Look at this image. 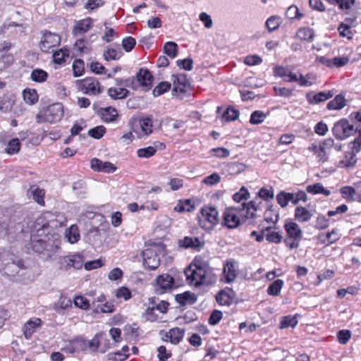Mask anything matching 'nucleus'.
Returning a JSON list of instances; mask_svg holds the SVG:
<instances>
[{
    "label": "nucleus",
    "mask_w": 361,
    "mask_h": 361,
    "mask_svg": "<svg viewBox=\"0 0 361 361\" xmlns=\"http://www.w3.org/2000/svg\"><path fill=\"white\" fill-rule=\"evenodd\" d=\"M64 217L62 214L46 212L39 216L35 221L37 235H31L32 249L40 255L44 261H53L56 259L60 250L61 240L54 231L63 226Z\"/></svg>",
    "instance_id": "nucleus-1"
},
{
    "label": "nucleus",
    "mask_w": 361,
    "mask_h": 361,
    "mask_svg": "<svg viewBox=\"0 0 361 361\" xmlns=\"http://www.w3.org/2000/svg\"><path fill=\"white\" fill-rule=\"evenodd\" d=\"M24 268L23 262L9 250L0 251V270L8 276H15Z\"/></svg>",
    "instance_id": "nucleus-2"
},
{
    "label": "nucleus",
    "mask_w": 361,
    "mask_h": 361,
    "mask_svg": "<svg viewBox=\"0 0 361 361\" xmlns=\"http://www.w3.org/2000/svg\"><path fill=\"white\" fill-rule=\"evenodd\" d=\"M164 252L162 245H154L142 252L143 266L150 270H155L160 264L159 255Z\"/></svg>",
    "instance_id": "nucleus-3"
},
{
    "label": "nucleus",
    "mask_w": 361,
    "mask_h": 361,
    "mask_svg": "<svg viewBox=\"0 0 361 361\" xmlns=\"http://www.w3.org/2000/svg\"><path fill=\"white\" fill-rule=\"evenodd\" d=\"M63 116V106L61 103L49 106L43 112L39 113L36 119L38 123L49 122L54 123L61 120Z\"/></svg>",
    "instance_id": "nucleus-4"
},
{
    "label": "nucleus",
    "mask_w": 361,
    "mask_h": 361,
    "mask_svg": "<svg viewBox=\"0 0 361 361\" xmlns=\"http://www.w3.org/2000/svg\"><path fill=\"white\" fill-rule=\"evenodd\" d=\"M153 76L147 69L140 68L135 78H128L125 81V85L137 90L142 87L147 91L152 87Z\"/></svg>",
    "instance_id": "nucleus-5"
},
{
    "label": "nucleus",
    "mask_w": 361,
    "mask_h": 361,
    "mask_svg": "<svg viewBox=\"0 0 361 361\" xmlns=\"http://www.w3.org/2000/svg\"><path fill=\"white\" fill-rule=\"evenodd\" d=\"M200 226L205 230H211L219 221V212L212 206H204L198 216Z\"/></svg>",
    "instance_id": "nucleus-6"
},
{
    "label": "nucleus",
    "mask_w": 361,
    "mask_h": 361,
    "mask_svg": "<svg viewBox=\"0 0 361 361\" xmlns=\"http://www.w3.org/2000/svg\"><path fill=\"white\" fill-rule=\"evenodd\" d=\"M78 90L88 95H97L103 92V87L95 78H86L75 82Z\"/></svg>",
    "instance_id": "nucleus-7"
},
{
    "label": "nucleus",
    "mask_w": 361,
    "mask_h": 361,
    "mask_svg": "<svg viewBox=\"0 0 361 361\" xmlns=\"http://www.w3.org/2000/svg\"><path fill=\"white\" fill-rule=\"evenodd\" d=\"M173 95L179 100L183 99V97L180 94L187 92L190 89V82L187 78L186 75L179 74L177 75H173Z\"/></svg>",
    "instance_id": "nucleus-8"
},
{
    "label": "nucleus",
    "mask_w": 361,
    "mask_h": 361,
    "mask_svg": "<svg viewBox=\"0 0 361 361\" xmlns=\"http://www.w3.org/2000/svg\"><path fill=\"white\" fill-rule=\"evenodd\" d=\"M332 131L336 138L343 140L353 135L357 130L347 120L342 119L334 124Z\"/></svg>",
    "instance_id": "nucleus-9"
},
{
    "label": "nucleus",
    "mask_w": 361,
    "mask_h": 361,
    "mask_svg": "<svg viewBox=\"0 0 361 361\" xmlns=\"http://www.w3.org/2000/svg\"><path fill=\"white\" fill-rule=\"evenodd\" d=\"M59 269L68 270L71 267L76 269H81L83 265L82 257L80 255H72L58 258Z\"/></svg>",
    "instance_id": "nucleus-10"
},
{
    "label": "nucleus",
    "mask_w": 361,
    "mask_h": 361,
    "mask_svg": "<svg viewBox=\"0 0 361 361\" xmlns=\"http://www.w3.org/2000/svg\"><path fill=\"white\" fill-rule=\"evenodd\" d=\"M199 274L203 279V283L206 285L211 284L216 281V277L213 274L211 267L207 262H202L195 259L193 265Z\"/></svg>",
    "instance_id": "nucleus-11"
},
{
    "label": "nucleus",
    "mask_w": 361,
    "mask_h": 361,
    "mask_svg": "<svg viewBox=\"0 0 361 361\" xmlns=\"http://www.w3.org/2000/svg\"><path fill=\"white\" fill-rule=\"evenodd\" d=\"M61 37L59 35L46 31L41 39L40 49L44 52H48L52 47L60 44Z\"/></svg>",
    "instance_id": "nucleus-12"
},
{
    "label": "nucleus",
    "mask_w": 361,
    "mask_h": 361,
    "mask_svg": "<svg viewBox=\"0 0 361 361\" xmlns=\"http://www.w3.org/2000/svg\"><path fill=\"white\" fill-rule=\"evenodd\" d=\"M178 245L180 247L184 249H192L195 251H200L203 248L204 242L200 240L197 237L185 236L183 239L178 240Z\"/></svg>",
    "instance_id": "nucleus-13"
},
{
    "label": "nucleus",
    "mask_w": 361,
    "mask_h": 361,
    "mask_svg": "<svg viewBox=\"0 0 361 361\" xmlns=\"http://www.w3.org/2000/svg\"><path fill=\"white\" fill-rule=\"evenodd\" d=\"M156 283V293L157 294H162L173 288L174 285V279L169 274H163L157 276Z\"/></svg>",
    "instance_id": "nucleus-14"
},
{
    "label": "nucleus",
    "mask_w": 361,
    "mask_h": 361,
    "mask_svg": "<svg viewBox=\"0 0 361 361\" xmlns=\"http://www.w3.org/2000/svg\"><path fill=\"white\" fill-rule=\"evenodd\" d=\"M248 196V192L247 188L245 186H243L238 192H235L233 196V200L237 203H240L241 204L235 207L238 212H241L245 210V216H247L248 215V203L247 202Z\"/></svg>",
    "instance_id": "nucleus-15"
},
{
    "label": "nucleus",
    "mask_w": 361,
    "mask_h": 361,
    "mask_svg": "<svg viewBox=\"0 0 361 361\" xmlns=\"http://www.w3.org/2000/svg\"><path fill=\"white\" fill-rule=\"evenodd\" d=\"M91 168L99 172L111 173L116 170V166L109 161H102L97 158L91 159Z\"/></svg>",
    "instance_id": "nucleus-16"
},
{
    "label": "nucleus",
    "mask_w": 361,
    "mask_h": 361,
    "mask_svg": "<svg viewBox=\"0 0 361 361\" xmlns=\"http://www.w3.org/2000/svg\"><path fill=\"white\" fill-rule=\"evenodd\" d=\"M235 211H238L235 208H229L224 213V225L229 228H236L240 224V219Z\"/></svg>",
    "instance_id": "nucleus-17"
},
{
    "label": "nucleus",
    "mask_w": 361,
    "mask_h": 361,
    "mask_svg": "<svg viewBox=\"0 0 361 361\" xmlns=\"http://www.w3.org/2000/svg\"><path fill=\"white\" fill-rule=\"evenodd\" d=\"M284 228L287 233V238L301 240L302 232L296 223L293 221L286 222L284 225Z\"/></svg>",
    "instance_id": "nucleus-18"
},
{
    "label": "nucleus",
    "mask_w": 361,
    "mask_h": 361,
    "mask_svg": "<svg viewBox=\"0 0 361 361\" xmlns=\"http://www.w3.org/2000/svg\"><path fill=\"white\" fill-rule=\"evenodd\" d=\"M45 192L44 190L40 189L37 185H32L27 191V195L29 198H32L34 201L37 202L40 205L44 204V197Z\"/></svg>",
    "instance_id": "nucleus-19"
},
{
    "label": "nucleus",
    "mask_w": 361,
    "mask_h": 361,
    "mask_svg": "<svg viewBox=\"0 0 361 361\" xmlns=\"http://www.w3.org/2000/svg\"><path fill=\"white\" fill-rule=\"evenodd\" d=\"M185 275L187 276V279L190 281V283H194V286L197 287L200 285L205 284L203 283V279L199 274L197 269H192V266L189 267L185 271Z\"/></svg>",
    "instance_id": "nucleus-20"
},
{
    "label": "nucleus",
    "mask_w": 361,
    "mask_h": 361,
    "mask_svg": "<svg viewBox=\"0 0 361 361\" xmlns=\"http://www.w3.org/2000/svg\"><path fill=\"white\" fill-rule=\"evenodd\" d=\"M92 27V19L87 18L85 20L78 21L73 30V34L75 36L82 35L87 32Z\"/></svg>",
    "instance_id": "nucleus-21"
},
{
    "label": "nucleus",
    "mask_w": 361,
    "mask_h": 361,
    "mask_svg": "<svg viewBox=\"0 0 361 361\" xmlns=\"http://www.w3.org/2000/svg\"><path fill=\"white\" fill-rule=\"evenodd\" d=\"M41 324L42 320L39 318H35L27 322L23 327L25 337L27 339L30 338L35 331L36 328L39 326Z\"/></svg>",
    "instance_id": "nucleus-22"
},
{
    "label": "nucleus",
    "mask_w": 361,
    "mask_h": 361,
    "mask_svg": "<svg viewBox=\"0 0 361 361\" xmlns=\"http://www.w3.org/2000/svg\"><path fill=\"white\" fill-rule=\"evenodd\" d=\"M333 95L334 94L331 91H329L327 92H320L313 96L307 94V98L310 104H317L331 98Z\"/></svg>",
    "instance_id": "nucleus-23"
},
{
    "label": "nucleus",
    "mask_w": 361,
    "mask_h": 361,
    "mask_svg": "<svg viewBox=\"0 0 361 361\" xmlns=\"http://www.w3.org/2000/svg\"><path fill=\"white\" fill-rule=\"evenodd\" d=\"M99 114L102 119L106 123L114 121L118 116L116 109L110 106L101 109L99 110Z\"/></svg>",
    "instance_id": "nucleus-24"
},
{
    "label": "nucleus",
    "mask_w": 361,
    "mask_h": 361,
    "mask_svg": "<svg viewBox=\"0 0 361 361\" xmlns=\"http://www.w3.org/2000/svg\"><path fill=\"white\" fill-rule=\"evenodd\" d=\"M223 274L225 281L227 283L233 282L236 278V271L235 269L234 263L233 262H228L224 267Z\"/></svg>",
    "instance_id": "nucleus-25"
},
{
    "label": "nucleus",
    "mask_w": 361,
    "mask_h": 361,
    "mask_svg": "<svg viewBox=\"0 0 361 361\" xmlns=\"http://www.w3.org/2000/svg\"><path fill=\"white\" fill-rule=\"evenodd\" d=\"M185 331L178 327L171 329L165 335L166 338H170L173 344H178L183 339Z\"/></svg>",
    "instance_id": "nucleus-26"
},
{
    "label": "nucleus",
    "mask_w": 361,
    "mask_h": 361,
    "mask_svg": "<svg viewBox=\"0 0 361 361\" xmlns=\"http://www.w3.org/2000/svg\"><path fill=\"white\" fill-rule=\"evenodd\" d=\"M295 219L299 222L308 221L313 214L303 207H297L295 209Z\"/></svg>",
    "instance_id": "nucleus-27"
},
{
    "label": "nucleus",
    "mask_w": 361,
    "mask_h": 361,
    "mask_svg": "<svg viewBox=\"0 0 361 361\" xmlns=\"http://www.w3.org/2000/svg\"><path fill=\"white\" fill-rule=\"evenodd\" d=\"M176 300L180 305H185L187 302L194 304L197 300L195 294L189 291H186L183 294H177L176 295Z\"/></svg>",
    "instance_id": "nucleus-28"
},
{
    "label": "nucleus",
    "mask_w": 361,
    "mask_h": 361,
    "mask_svg": "<svg viewBox=\"0 0 361 361\" xmlns=\"http://www.w3.org/2000/svg\"><path fill=\"white\" fill-rule=\"evenodd\" d=\"M65 237L71 244L77 243L80 239V233L78 226L76 225H72L70 228H67L65 232Z\"/></svg>",
    "instance_id": "nucleus-29"
},
{
    "label": "nucleus",
    "mask_w": 361,
    "mask_h": 361,
    "mask_svg": "<svg viewBox=\"0 0 361 361\" xmlns=\"http://www.w3.org/2000/svg\"><path fill=\"white\" fill-rule=\"evenodd\" d=\"M296 35L300 40L307 42H311L315 36L314 30L310 27H302L299 29Z\"/></svg>",
    "instance_id": "nucleus-30"
},
{
    "label": "nucleus",
    "mask_w": 361,
    "mask_h": 361,
    "mask_svg": "<svg viewBox=\"0 0 361 361\" xmlns=\"http://www.w3.org/2000/svg\"><path fill=\"white\" fill-rule=\"evenodd\" d=\"M354 153L347 152L339 162V166L344 168H353L355 166L357 159Z\"/></svg>",
    "instance_id": "nucleus-31"
},
{
    "label": "nucleus",
    "mask_w": 361,
    "mask_h": 361,
    "mask_svg": "<svg viewBox=\"0 0 361 361\" xmlns=\"http://www.w3.org/2000/svg\"><path fill=\"white\" fill-rule=\"evenodd\" d=\"M345 106V99L342 94H338L327 104L328 109L339 110Z\"/></svg>",
    "instance_id": "nucleus-32"
},
{
    "label": "nucleus",
    "mask_w": 361,
    "mask_h": 361,
    "mask_svg": "<svg viewBox=\"0 0 361 361\" xmlns=\"http://www.w3.org/2000/svg\"><path fill=\"white\" fill-rule=\"evenodd\" d=\"M129 91L126 88L111 87L108 90L109 96L114 99H121L126 98Z\"/></svg>",
    "instance_id": "nucleus-33"
},
{
    "label": "nucleus",
    "mask_w": 361,
    "mask_h": 361,
    "mask_svg": "<svg viewBox=\"0 0 361 361\" xmlns=\"http://www.w3.org/2000/svg\"><path fill=\"white\" fill-rule=\"evenodd\" d=\"M121 55L122 51L119 47L117 49L108 48L106 51H104L103 54L104 59L107 61L111 60H118Z\"/></svg>",
    "instance_id": "nucleus-34"
},
{
    "label": "nucleus",
    "mask_w": 361,
    "mask_h": 361,
    "mask_svg": "<svg viewBox=\"0 0 361 361\" xmlns=\"http://www.w3.org/2000/svg\"><path fill=\"white\" fill-rule=\"evenodd\" d=\"M283 281L281 279H277L271 283L268 288L267 293L269 295L277 296L280 294L281 288L283 286Z\"/></svg>",
    "instance_id": "nucleus-35"
},
{
    "label": "nucleus",
    "mask_w": 361,
    "mask_h": 361,
    "mask_svg": "<svg viewBox=\"0 0 361 361\" xmlns=\"http://www.w3.org/2000/svg\"><path fill=\"white\" fill-rule=\"evenodd\" d=\"M152 123L151 117H145L140 119V126L144 135H148L152 133Z\"/></svg>",
    "instance_id": "nucleus-36"
},
{
    "label": "nucleus",
    "mask_w": 361,
    "mask_h": 361,
    "mask_svg": "<svg viewBox=\"0 0 361 361\" xmlns=\"http://www.w3.org/2000/svg\"><path fill=\"white\" fill-rule=\"evenodd\" d=\"M103 334H96L94 338L87 341V348L92 352H97L102 343Z\"/></svg>",
    "instance_id": "nucleus-37"
},
{
    "label": "nucleus",
    "mask_w": 361,
    "mask_h": 361,
    "mask_svg": "<svg viewBox=\"0 0 361 361\" xmlns=\"http://www.w3.org/2000/svg\"><path fill=\"white\" fill-rule=\"evenodd\" d=\"M23 99L30 104H34L38 100V94L34 89L25 90L23 92Z\"/></svg>",
    "instance_id": "nucleus-38"
},
{
    "label": "nucleus",
    "mask_w": 361,
    "mask_h": 361,
    "mask_svg": "<svg viewBox=\"0 0 361 361\" xmlns=\"http://www.w3.org/2000/svg\"><path fill=\"white\" fill-rule=\"evenodd\" d=\"M30 77L36 82H42L47 80L48 73L42 69L36 68L32 71Z\"/></svg>",
    "instance_id": "nucleus-39"
},
{
    "label": "nucleus",
    "mask_w": 361,
    "mask_h": 361,
    "mask_svg": "<svg viewBox=\"0 0 361 361\" xmlns=\"http://www.w3.org/2000/svg\"><path fill=\"white\" fill-rule=\"evenodd\" d=\"M164 52L169 57L174 59L177 56L178 45L176 42H168L164 46Z\"/></svg>",
    "instance_id": "nucleus-40"
},
{
    "label": "nucleus",
    "mask_w": 361,
    "mask_h": 361,
    "mask_svg": "<svg viewBox=\"0 0 361 361\" xmlns=\"http://www.w3.org/2000/svg\"><path fill=\"white\" fill-rule=\"evenodd\" d=\"M73 74L75 78L82 75L85 72V63L82 59H76L72 65Z\"/></svg>",
    "instance_id": "nucleus-41"
},
{
    "label": "nucleus",
    "mask_w": 361,
    "mask_h": 361,
    "mask_svg": "<svg viewBox=\"0 0 361 361\" xmlns=\"http://www.w3.org/2000/svg\"><path fill=\"white\" fill-rule=\"evenodd\" d=\"M306 190L312 194L322 193L326 196H329L331 193L329 190L324 188L322 185L319 183L308 185Z\"/></svg>",
    "instance_id": "nucleus-42"
},
{
    "label": "nucleus",
    "mask_w": 361,
    "mask_h": 361,
    "mask_svg": "<svg viewBox=\"0 0 361 361\" xmlns=\"http://www.w3.org/2000/svg\"><path fill=\"white\" fill-rule=\"evenodd\" d=\"M356 188L351 186H344L340 189L342 197L348 201L355 200V195L356 194Z\"/></svg>",
    "instance_id": "nucleus-43"
},
{
    "label": "nucleus",
    "mask_w": 361,
    "mask_h": 361,
    "mask_svg": "<svg viewBox=\"0 0 361 361\" xmlns=\"http://www.w3.org/2000/svg\"><path fill=\"white\" fill-rule=\"evenodd\" d=\"M271 228V227H267L265 229V232H267L265 235L266 240L270 243H279L282 239L281 235L278 232L270 231Z\"/></svg>",
    "instance_id": "nucleus-44"
},
{
    "label": "nucleus",
    "mask_w": 361,
    "mask_h": 361,
    "mask_svg": "<svg viewBox=\"0 0 361 361\" xmlns=\"http://www.w3.org/2000/svg\"><path fill=\"white\" fill-rule=\"evenodd\" d=\"M267 114L262 111H255L252 113L250 123L257 125L262 123L267 118Z\"/></svg>",
    "instance_id": "nucleus-45"
},
{
    "label": "nucleus",
    "mask_w": 361,
    "mask_h": 361,
    "mask_svg": "<svg viewBox=\"0 0 361 361\" xmlns=\"http://www.w3.org/2000/svg\"><path fill=\"white\" fill-rule=\"evenodd\" d=\"M298 324V320L294 316H286L282 317V319L280 323V329H286L289 326L295 327Z\"/></svg>",
    "instance_id": "nucleus-46"
},
{
    "label": "nucleus",
    "mask_w": 361,
    "mask_h": 361,
    "mask_svg": "<svg viewBox=\"0 0 361 361\" xmlns=\"http://www.w3.org/2000/svg\"><path fill=\"white\" fill-rule=\"evenodd\" d=\"M216 300L220 305L229 306L231 304L232 299L229 295L224 290H221L216 296Z\"/></svg>",
    "instance_id": "nucleus-47"
},
{
    "label": "nucleus",
    "mask_w": 361,
    "mask_h": 361,
    "mask_svg": "<svg viewBox=\"0 0 361 361\" xmlns=\"http://www.w3.org/2000/svg\"><path fill=\"white\" fill-rule=\"evenodd\" d=\"M171 88V84L168 82H161L153 90L154 97H158L167 92Z\"/></svg>",
    "instance_id": "nucleus-48"
},
{
    "label": "nucleus",
    "mask_w": 361,
    "mask_h": 361,
    "mask_svg": "<svg viewBox=\"0 0 361 361\" xmlns=\"http://www.w3.org/2000/svg\"><path fill=\"white\" fill-rule=\"evenodd\" d=\"M69 56V50L68 49H61L58 51H55L53 54L54 61L55 63L61 64L65 61V58Z\"/></svg>",
    "instance_id": "nucleus-49"
},
{
    "label": "nucleus",
    "mask_w": 361,
    "mask_h": 361,
    "mask_svg": "<svg viewBox=\"0 0 361 361\" xmlns=\"http://www.w3.org/2000/svg\"><path fill=\"white\" fill-rule=\"evenodd\" d=\"M239 113L232 108H227L222 114V119L225 121H232L238 118Z\"/></svg>",
    "instance_id": "nucleus-50"
},
{
    "label": "nucleus",
    "mask_w": 361,
    "mask_h": 361,
    "mask_svg": "<svg viewBox=\"0 0 361 361\" xmlns=\"http://www.w3.org/2000/svg\"><path fill=\"white\" fill-rule=\"evenodd\" d=\"M338 30L341 37H346L348 39L353 38V35L350 30V26L348 24L341 23L338 27Z\"/></svg>",
    "instance_id": "nucleus-51"
},
{
    "label": "nucleus",
    "mask_w": 361,
    "mask_h": 361,
    "mask_svg": "<svg viewBox=\"0 0 361 361\" xmlns=\"http://www.w3.org/2000/svg\"><path fill=\"white\" fill-rule=\"evenodd\" d=\"M279 219V214L272 208L268 209L264 213V220L267 222L276 224Z\"/></svg>",
    "instance_id": "nucleus-52"
},
{
    "label": "nucleus",
    "mask_w": 361,
    "mask_h": 361,
    "mask_svg": "<svg viewBox=\"0 0 361 361\" xmlns=\"http://www.w3.org/2000/svg\"><path fill=\"white\" fill-rule=\"evenodd\" d=\"M106 132V128L103 126H98L88 130V135L95 139H100Z\"/></svg>",
    "instance_id": "nucleus-53"
},
{
    "label": "nucleus",
    "mask_w": 361,
    "mask_h": 361,
    "mask_svg": "<svg viewBox=\"0 0 361 361\" xmlns=\"http://www.w3.org/2000/svg\"><path fill=\"white\" fill-rule=\"evenodd\" d=\"M20 146L19 140L18 138H14L8 142V146L6 148V151L9 154H16L20 150Z\"/></svg>",
    "instance_id": "nucleus-54"
},
{
    "label": "nucleus",
    "mask_w": 361,
    "mask_h": 361,
    "mask_svg": "<svg viewBox=\"0 0 361 361\" xmlns=\"http://www.w3.org/2000/svg\"><path fill=\"white\" fill-rule=\"evenodd\" d=\"M157 152L154 147H147L145 148L139 149L137 152V156L140 158H149L152 157Z\"/></svg>",
    "instance_id": "nucleus-55"
},
{
    "label": "nucleus",
    "mask_w": 361,
    "mask_h": 361,
    "mask_svg": "<svg viewBox=\"0 0 361 361\" xmlns=\"http://www.w3.org/2000/svg\"><path fill=\"white\" fill-rule=\"evenodd\" d=\"M77 351H85L87 349V341L82 337H77L72 340Z\"/></svg>",
    "instance_id": "nucleus-56"
},
{
    "label": "nucleus",
    "mask_w": 361,
    "mask_h": 361,
    "mask_svg": "<svg viewBox=\"0 0 361 361\" xmlns=\"http://www.w3.org/2000/svg\"><path fill=\"white\" fill-rule=\"evenodd\" d=\"M286 17L290 19H300L302 14L299 11L296 6H290L286 12Z\"/></svg>",
    "instance_id": "nucleus-57"
},
{
    "label": "nucleus",
    "mask_w": 361,
    "mask_h": 361,
    "mask_svg": "<svg viewBox=\"0 0 361 361\" xmlns=\"http://www.w3.org/2000/svg\"><path fill=\"white\" fill-rule=\"evenodd\" d=\"M280 18L277 16H271L266 21V26L269 31L271 32L276 30L280 25Z\"/></svg>",
    "instance_id": "nucleus-58"
},
{
    "label": "nucleus",
    "mask_w": 361,
    "mask_h": 361,
    "mask_svg": "<svg viewBox=\"0 0 361 361\" xmlns=\"http://www.w3.org/2000/svg\"><path fill=\"white\" fill-rule=\"evenodd\" d=\"M351 151L350 152L357 154L361 150V130H359V135L350 143Z\"/></svg>",
    "instance_id": "nucleus-59"
},
{
    "label": "nucleus",
    "mask_w": 361,
    "mask_h": 361,
    "mask_svg": "<svg viewBox=\"0 0 361 361\" xmlns=\"http://www.w3.org/2000/svg\"><path fill=\"white\" fill-rule=\"evenodd\" d=\"M90 69L92 73H94L95 74H106L105 67L99 62H92L90 64Z\"/></svg>",
    "instance_id": "nucleus-60"
},
{
    "label": "nucleus",
    "mask_w": 361,
    "mask_h": 361,
    "mask_svg": "<svg viewBox=\"0 0 361 361\" xmlns=\"http://www.w3.org/2000/svg\"><path fill=\"white\" fill-rule=\"evenodd\" d=\"M136 44L135 39L132 37H127L123 39L122 47L126 51H131Z\"/></svg>",
    "instance_id": "nucleus-61"
},
{
    "label": "nucleus",
    "mask_w": 361,
    "mask_h": 361,
    "mask_svg": "<svg viewBox=\"0 0 361 361\" xmlns=\"http://www.w3.org/2000/svg\"><path fill=\"white\" fill-rule=\"evenodd\" d=\"M351 333L349 330H340L337 333L338 341L341 344H345L350 338Z\"/></svg>",
    "instance_id": "nucleus-62"
},
{
    "label": "nucleus",
    "mask_w": 361,
    "mask_h": 361,
    "mask_svg": "<svg viewBox=\"0 0 361 361\" xmlns=\"http://www.w3.org/2000/svg\"><path fill=\"white\" fill-rule=\"evenodd\" d=\"M221 178L219 174L213 173L212 174L205 177L202 182L208 185H214L220 182Z\"/></svg>",
    "instance_id": "nucleus-63"
},
{
    "label": "nucleus",
    "mask_w": 361,
    "mask_h": 361,
    "mask_svg": "<svg viewBox=\"0 0 361 361\" xmlns=\"http://www.w3.org/2000/svg\"><path fill=\"white\" fill-rule=\"evenodd\" d=\"M257 195L259 198L263 199L264 200H269L274 198V192L271 189L267 190L266 188H261L259 192H257Z\"/></svg>",
    "instance_id": "nucleus-64"
}]
</instances>
